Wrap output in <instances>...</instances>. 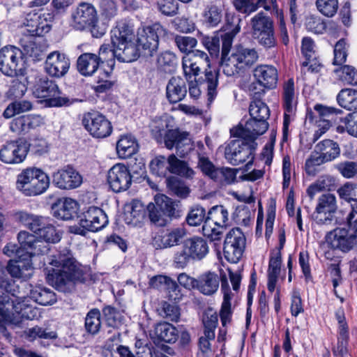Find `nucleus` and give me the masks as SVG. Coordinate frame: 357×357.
<instances>
[{"mask_svg": "<svg viewBox=\"0 0 357 357\" xmlns=\"http://www.w3.org/2000/svg\"><path fill=\"white\" fill-rule=\"evenodd\" d=\"M101 326L100 313L98 309L90 310L85 318V328L89 333L95 335Z\"/></svg>", "mask_w": 357, "mask_h": 357, "instance_id": "50", "label": "nucleus"}, {"mask_svg": "<svg viewBox=\"0 0 357 357\" xmlns=\"http://www.w3.org/2000/svg\"><path fill=\"white\" fill-rule=\"evenodd\" d=\"M219 72L217 70H208L205 73V84L208 91V100L212 101L217 95Z\"/></svg>", "mask_w": 357, "mask_h": 357, "instance_id": "57", "label": "nucleus"}, {"mask_svg": "<svg viewBox=\"0 0 357 357\" xmlns=\"http://www.w3.org/2000/svg\"><path fill=\"white\" fill-rule=\"evenodd\" d=\"M187 89L185 81L180 77H172L166 86V96L171 103L182 100L186 96Z\"/></svg>", "mask_w": 357, "mask_h": 357, "instance_id": "30", "label": "nucleus"}, {"mask_svg": "<svg viewBox=\"0 0 357 357\" xmlns=\"http://www.w3.org/2000/svg\"><path fill=\"white\" fill-rule=\"evenodd\" d=\"M150 169L158 176L165 177L170 173L169 156L158 155L150 162Z\"/></svg>", "mask_w": 357, "mask_h": 357, "instance_id": "48", "label": "nucleus"}, {"mask_svg": "<svg viewBox=\"0 0 357 357\" xmlns=\"http://www.w3.org/2000/svg\"><path fill=\"white\" fill-rule=\"evenodd\" d=\"M107 183L115 192L128 190L132 184V176L128 168L121 163L114 165L107 172Z\"/></svg>", "mask_w": 357, "mask_h": 357, "instance_id": "14", "label": "nucleus"}, {"mask_svg": "<svg viewBox=\"0 0 357 357\" xmlns=\"http://www.w3.org/2000/svg\"><path fill=\"white\" fill-rule=\"evenodd\" d=\"M10 301L8 295H0V333L7 340L10 338L6 325L17 326L22 319H33L38 315V308L29 303L26 298H19Z\"/></svg>", "mask_w": 357, "mask_h": 357, "instance_id": "2", "label": "nucleus"}, {"mask_svg": "<svg viewBox=\"0 0 357 357\" xmlns=\"http://www.w3.org/2000/svg\"><path fill=\"white\" fill-rule=\"evenodd\" d=\"M31 103L28 100L15 101L9 104L3 113L6 119H10L15 114L31 110Z\"/></svg>", "mask_w": 357, "mask_h": 357, "instance_id": "53", "label": "nucleus"}, {"mask_svg": "<svg viewBox=\"0 0 357 357\" xmlns=\"http://www.w3.org/2000/svg\"><path fill=\"white\" fill-rule=\"evenodd\" d=\"M316 6L318 10L324 16L333 17L338 9V0H317Z\"/></svg>", "mask_w": 357, "mask_h": 357, "instance_id": "58", "label": "nucleus"}, {"mask_svg": "<svg viewBox=\"0 0 357 357\" xmlns=\"http://www.w3.org/2000/svg\"><path fill=\"white\" fill-rule=\"evenodd\" d=\"M305 25L306 29L314 34L328 33L334 37L338 36L337 24H305Z\"/></svg>", "mask_w": 357, "mask_h": 357, "instance_id": "52", "label": "nucleus"}, {"mask_svg": "<svg viewBox=\"0 0 357 357\" xmlns=\"http://www.w3.org/2000/svg\"><path fill=\"white\" fill-rule=\"evenodd\" d=\"M30 297L41 305H52L56 301L54 292L42 286H36L31 289Z\"/></svg>", "mask_w": 357, "mask_h": 357, "instance_id": "39", "label": "nucleus"}, {"mask_svg": "<svg viewBox=\"0 0 357 357\" xmlns=\"http://www.w3.org/2000/svg\"><path fill=\"white\" fill-rule=\"evenodd\" d=\"M154 331L159 340L168 343L175 342L178 336L177 329L167 322L157 324Z\"/></svg>", "mask_w": 357, "mask_h": 357, "instance_id": "41", "label": "nucleus"}, {"mask_svg": "<svg viewBox=\"0 0 357 357\" xmlns=\"http://www.w3.org/2000/svg\"><path fill=\"white\" fill-rule=\"evenodd\" d=\"M114 47L116 59L120 62L130 63L138 59L141 50L137 47L132 40L121 42V44H112Z\"/></svg>", "mask_w": 357, "mask_h": 357, "instance_id": "28", "label": "nucleus"}, {"mask_svg": "<svg viewBox=\"0 0 357 357\" xmlns=\"http://www.w3.org/2000/svg\"><path fill=\"white\" fill-rule=\"evenodd\" d=\"M49 264L53 267L47 270L46 280L50 285L59 291H68L82 276L79 264L66 248L52 256L49 259Z\"/></svg>", "mask_w": 357, "mask_h": 357, "instance_id": "1", "label": "nucleus"}, {"mask_svg": "<svg viewBox=\"0 0 357 357\" xmlns=\"http://www.w3.org/2000/svg\"><path fill=\"white\" fill-rule=\"evenodd\" d=\"M334 73L345 84L357 85V70L354 66L344 65L335 68Z\"/></svg>", "mask_w": 357, "mask_h": 357, "instance_id": "49", "label": "nucleus"}, {"mask_svg": "<svg viewBox=\"0 0 357 357\" xmlns=\"http://www.w3.org/2000/svg\"><path fill=\"white\" fill-rule=\"evenodd\" d=\"M74 28L80 31H87L94 38H100L107 31L106 24H75Z\"/></svg>", "mask_w": 357, "mask_h": 357, "instance_id": "59", "label": "nucleus"}, {"mask_svg": "<svg viewBox=\"0 0 357 357\" xmlns=\"http://www.w3.org/2000/svg\"><path fill=\"white\" fill-rule=\"evenodd\" d=\"M326 162V160L324 159L320 154L316 153L314 149L305 163V170L306 174L309 176L317 175L319 172V167Z\"/></svg>", "mask_w": 357, "mask_h": 357, "instance_id": "51", "label": "nucleus"}, {"mask_svg": "<svg viewBox=\"0 0 357 357\" xmlns=\"http://www.w3.org/2000/svg\"><path fill=\"white\" fill-rule=\"evenodd\" d=\"M41 119L39 116L23 115L15 118L10 123V130L17 135H24L39 126Z\"/></svg>", "mask_w": 357, "mask_h": 357, "instance_id": "29", "label": "nucleus"}, {"mask_svg": "<svg viewBox=\"0 0 357 357\" xmlns=\"http://www.w3.org/2000/svg\"><path fill=\"white\" fill-rule=\"evenodd\" d=\"M74 17L79 20V22H96L98 20L95 8L86 3L79 4Z\"/></svg>", "mask_w": 357, "mask_h": 357, "instance_id": "47", "label": "nucleus"}, {"mask_svg": "<svg viewBox=\"0 0 357 357\" xmlns=\"http://www.w3.org/2000/svg\"><path fill=\"white\" fill-rule=\"evenodd\" d=\"M155 202L162 213L170 218L180 216V210L178 203L172 202L171 199L165 195H161L155 199Z\"/></svg>", "mask_w": 357, "mask_h": 357, "instance_id": "46", "label": "nucleus"}, {"mask_svg": "<svg viewBox=\"0 0 357 357\" xmlns=\"http://www.w3.org/2000/svg\"><path fill=\"white\" fill-rule=\"evenodd\" d=\"M229 213L223 206H215L208 211L205 221L211 222L214 226L225 227L228 225Z\"/></svg>", "mask_w": 357, "mask_h": 357, "instance_id": "42", "label": "nucleus"}, {"mask_svg": "<svg viewBox=\"0 0 357 357\" xmlns=\"http://www.w3.org/2000/svg\"><path fill=\"white\" fill-rule=\"evenodd\" d=\"M82 182L81 175L72 167L68 165L52 174V183L62 190L79 187Z\"/></svg>", "mask_w": 357, "mask_h": 357, "instance_id": "19", "label": "nucleus"}, {"mask_svg": "<svg viewBox=\"0 0 357 357\" xmlns=\"http://www.w3.org/2000/svg\"><path fill=\"white\" fill-rule=\"evenodd\" d=\"M337 211V204L333 194L325 193L317 199L313 220L320 226H330L335 220V213Z\"/></svg>", "mask_w": 357, "mask_h": 357, "instance_id": "12", "label": "nucleus"}, {"mask_svg": "<svg viewBox=\"0 0 357 357\" xmlns=\"http://www.w3.org/2000/svg\"><path fill=\"white\" fill-rule=\"evenodd\" d=\"M252 35L266 47H273L275 44L272 24H253Z\"/></svg>", "mask_w": 357, "mask_h": 357, "instance_id": "31", "label": "nucleus"}, {"mask_svg": "<svg viewBox=\"0 0 357 357\" xmlns=\"http://www.w3.org/2000/svg\"><path fill=\"white\" fill-rule=\"evenodd\" d=\"M98 56L92 53L81 54L77 61L78 71L84 76L92 75L98 68Z\"/></svg>", "mask_w": 357, "mask_h": 357, "instance_id": "33", "label": "nucleus"}, {"mask_svg": "<svg viewBox=\"0 0 357 357\" xmlns=\"http://www.w3.org/2000/svg\"><path fill=\"white\" fill-rule=\"evenodd\" d=\"M135 37L131 24H117L111 31L112 44H121V42H130Z\"/></svg>", "mask_w": 357, "mask_h": 357, "instance_id": "37", "label": "nucleus"}, {"mask_svg": "<svg viewBox=\"0 0 357 357\" xmlns=\"http://www.w3.org/2000/svg\"><path fill=\"white\" fill-rule=\"evenodd\" d=\"M108 223L105 213L100 208L89 207L84 211L79 219V226H70L71 233L84 236L86 231H97L104 228Z\"/></svg>", "mask_w": 357, "mask_h": 357, "instance_id": "9", "label": "nucleus"}, {"mask_svg": "<svg viewBox=\"0 0 357 357\" xmlns=\"http://www.w3.org/2000/svg\"><path fill=\"white\" fill-rule=\"evenodd\" d=\"M70 65V60L65 54L53 52L47 56L45 70L50 76L59 78L68 73Z\"/></svg>", "mask_w": 357, "mask_h": 357, "instance_id": "22", "label": "nucleus"}, {"mask_svg": "<svg viewBox=\"0 0 357 357\" xmlns=\"http://www.w3.org/2000/svg\"><path fill=\"white\" fill-rule=\"evenodd\" d=\"M138 150L135 138L131 135H122L116 144V151L121 158L131 157Z\"/></svg>", "mask_w": 357, "mask_h": 357, "instance_id": "34", "label": "nucleus"}, {"mask_svg": "<svg viewBox=\"0 0 357 357\" xmlns=\"http://www.w3.org/2000/svg\"><path fill=\"white\" fill-rule=\"evenodd\" d=\"M78 209L77 202L68 197L59 199L52 206L54 216L63 220H71L76 217Z\"/></svg>", "mask_w": 357, "mask_h": 357, "instance_id": "24", "label": "nucleus"}, {"mask_svg": "<svg viewBox=\"0 0 357 357\" xmlns=\"http://www.w3.org/2000/svg\"><path fill=\"white\" fill-rule=\"evenodd\" d=\"M158 66L165 71L170 72L174 69L177 63L176 55L171 52H165L158 58Z\"/></svg>", "mask_w": 357, "mask_h": 357, "instance_id": "63", "label": "nucleus"}, {"mask_svg": "<svg viewBox=\"0 0 357 357\" xmlns=\"http://www.w3.org/2000/svg\"><path fill=\"white\" fill-rule=\"evenodd\" d=\"M82 124L89 134L96 138L107 137L112 132L111 122L105 116L97 112L84 114Z\"/></svg>", "mask_w": 357, "mask_h": 357, "instance_id": "13", "label": "nucleus"}, {"mask_svg": "<svg viewBox=\"0 0 357 357\" xmlns=\"http://www.w3.org/2000/svg\"><path fill=\"white\" fill-rule=\"evenodd\" d=\"M249 112L252 119L267 120L270 115L268 107L261 100H256L250 105Z\"/></svg>", "mask_w": 357, "mask_h": 357, "instance_id": "56", "label": "nucleus"}, {"mask_svg": "<svg viewBox=\"0 0 357 357\" xmlns=\"http://www.w3.org/2000/svg\"><path fill=\"white\" fill-rule=\"evenodd\" d=\"M22 28L24 38L21 39V45L24 54L33 58V60H41L47 50L45 44L29 40L27 37L43 36L50 31L51 25L50 24H24Z\"/></svg>", "mask_w": 357, "mask_h": 357, "instance_id": "5", "label": "nucleus"}, {"mask_svg": "<svg viewBox=\"0 0 357 357\" xmlns=\"http://www.w3.org/2000/svg\"><path fill=\"white\" fill-rule=\"evenodd\" d=\"M257 83L265 88L271 89L276 86L278 82V70L271 65L257 66L253 73Z\"/></svg>", "mask_w": 357, "mask_h": 357, "instance_id": "27", "label": "nucleus"}, {"mask_svg": "<svg viewBox=\"0 0 357 357\" xmlns=\"http://www.w3.org/2000/svg\"><path fill=\"white\" fill-rule=\"evenodd\" d=\"M17 239L22 252L25 250L24 257L29 258L47 254L50 250L49 245H45L43 241L37 239L34 235L24 231L18 234Z\"/></svg>", "mask_w": 357, "mask_h": 357, "instance_id": "18", "label": "nucleus"}, {"mask_svg": "<svg viewBox=\"0 0 357 357\" xmlns=\"http://www.w3.org/2000/svg\"><path fill=\"white\" fill-rule=\"evenodd\" d=\"M28 148L22 140L6 142L0 149V160L6 164H18L24 161Z\"/></svg>", "mask_w": 357, "mask_h": 357, "instance_id": "17", "label": "nucleus"}, {"mask_svg": "<svg viewBox=\"0 0 357 357\" xmlns=\"http://www.w3.org/2000/svg\"><path fill=\"white\" fill-rule=\"evenodd\" d=\"M99 74L94 89L98 93L107 92L111 89L114 85V82L110 79L111 74L109 72L102 70L99 72Z\"/></svg>", "mask_w": 357, "mask_h": 357, "instance_id": "62", "label": "nucleus"}, {"mask_svg": "<svg viewBox=\"0 0 357 357\" xmlns=\"http://www.w3.org/2000/svg\"><path fill=\"white\" fill-rule=\"evenodd\" d=\"M225 227L214 226L211 222L205 221L202 226V232L204 236L210 238L212 241H220Z\"/></svg>", "mask_w": 357, "mask_h": 357, "instance_id": "60", "label": "nucleus"}, {"mask_svg": "<svg viewBox=\"0 0 357 357\" xmlns=\"http://www.w3.org/2000/svg\"><path fill=\"white\" fill-rule=\"evenodd\" d=\"M41 218L42 216L31 215L26 212H20L17 214L18 220L34 233L38 231V222Z\"/></svg>", "mask_w": 357, "mask_h": 357, "instance_id": "61", "label": "nucleus"}, {"mask_svg": "<svg viewBox=\"0 0 357 357\" xmlns=\"http://www.w3.org/2000/svg\"><path fill=\"white\" fill-rule=\"evenodd\" d=\"M182 66L183 73L187 79L197 76L200 69L204 66L210 67L209 57L206 52L195 50L183 57Z\"/></svg>", "mask_w": 357, "mask_h": 357, "instance_id": "15", "label": "nucleus"}, {"mask_svg": "<svg viewBox=\"0 0 357 357\" xmlns=\"http://www.w3.org/2000/svg\"><path fill=\"white\" fill-rule=\"evenodd\" d=\"M316 153L320 154L327 162L335 160L340 155L339 144L331 140L324 139L316 144L314 146Z\"/></svg>", "mask_w": 357, "mask_h": 357, "instance_id": "32", "label": "nucleus"}, {"mask_svg": "<svg viewBox=\"0 0 357 357\" xmlns=\"http://www.w3.org/2000/svg\"><path fill=\"white\" fill-rule=\"evenodd\" d=\"M61 91L55 82L47 78L39 79L34 85L33 94L38 98L43 99L50 107L69 105L72 101L61 96Z\"/></svg>", "mask_w": 357, "mask_h": 357, "instance_id": "8", "label": "nucleus"}, {"mask_svg": "<svg viewBox=\"0 0 357 357\" xmlns=\"http://www.w3.org/2000/svg\"><path fill=\"white\" fill-rule=\"evenodd\" d=\"M21 54V51L13 46L3 47L0 50V70L7 76L16 75Z\"/></svg>", "mask_w": 357, "mask_h": 357, "instance_id": "20", "label": "nucleus"}, {"mask_svg": "<svg viewBox=\"0 0 357 357\" xmlns=\"http://www.w3.org/2000/svg\"><path fill=\"white\" fill-rule=\"evenodd\" d=\"M349 213L346 218L347 227H337L327 232L325 241L333 250L348 252L357 245V220Z\"/></svg>", "mask_w": 357, "mask_h": 357, "instance_id": "3", "label": "nucleus"}, {"mask_svg": "<svg viewBox=\"0 0 357 357\" xmlns=\"http://www.w3.org/2000/svg\"><path fill=\"white\" fill-rule=\"evenodd\" d=\"M335 168L346 178H351L357 175V163L355 162H342L336 164Z\"/></svg>", "mask_w": 357, "mask_h": 357, "instance_id": "64", "label": "nucleus"}, {"mask_svg": "<svg viewBox=\"0 0 357 357\" xmlns=\"http://www.w3.org/2000/svg\"><path fill=\"white\" fill-rule=\"evenodd\" d=\"M246 245V238L242 230L235 227L229 231L224 242V256L230 263L236 264L241 259Z\"/></svg>", "mask_w": 357, "mask_h": 357, "instance_id": "11", "label": "nucleus"}, {"mask_svg": "<svg viewBox=\"0 0 357 357\" xmlns=\"http://www.w3.org/2000/svg\"><path fill=\"white\" fill-rule=\"evenodd\" d=\"M257 144L247 138L237 137L231 140L225 146V157L231 165L236 166L246 162V167L251 165Z\"/></svg>", "mask_w": 357, "mask_h": 357, "instance_id": "6", "label": "nucleus"}, {"mask_svg": "<svg viewBox=\"0 0 357 357\" xmlns=\"http://www.w3.org/2000/svg\"><path fill=\"white\" fill-rule=\"evenodd\" d=\"M225 30H228L222 36V59L221 63L224 59H227L228 53L231 47L232 41L234 37L240 31V26L238 24H226Z\"/></svg>", "mask_w": 357, "mask_h": 357, "instance_id": "45", "label": "nucleus"}, {"mask_svg": "<svg viewBox=\"0 0 357 357\" xmlns=\"http://www.w3.org/2000/svg\"><path fill=\"white\" fill-rule=\"evenodd\" d=\"M338 104L347 110L357 109V90L342 89L337 96Z\"/></svg>", "mask_w": 357, "mask_h": 357, "instance_id": "44", "label": "nucleus"}, {"mask_svg": "<svg viewBox=\"0 0 357 357\" xmlns=\"http://www.w3.org/2000/svg\"><path fill=\"white\" fill-rule=\"evenodd\" d=\"M164 142L168 149L175 147L181 155L187 153L192 146L189 133L178 129L167 130L164 137Z\"/></svg>", "mask_w": 357, "mask_h": 357, "instance_id": "21", "label": "nucleus"}, {"mask_svg": "<svg viewBox=\"0 0 357 357\" xmlns=\"http://www.w3.org/2000/svg\"><path fill=\"white\" fill-rule=\"evenodd\" d=\"M268 128V123L266 120L250 118L244 126L240 123L238 126L231 129L230 132L234 137L247 138L255 142V139L258 136L263 135Z\"/></svg>", "mask_w": 357, "mask_h": 357, "instance_id": "16", "label": "nucleus"}, {"mask_svg": "<svg viewBox=\"0 0 357 357\" xmlns=\"http://www.w3.org/2000/svg\"><path fill=\"white\" fill-rule=\"evenodd\" d=\"M284 107L287 112H291L296 102L294 83L292 79H289L284 83L283 87Z\"/></svg>", "mask_w": 357, "mask_h": 357, "instance_id": "55", "label": "nucleus"}, {"mask_svg": "<svg viewBox=\"0 0 357 357\" xmlns=\"http://www.w3.org/2000/svg\"><path fill=\"white\" fill-rule=\"evenodd\" d=\"M281 255L280 252L277 255L270 259L268 268V289L273 292L278 281V275L280 273Z\"/></svg>", "mask_w": 357, "mask_h": 357, "instance_id": "40", "label": "nucleus"}, {"mask_svg": "<svg viewBox=\"0 0 357 357\" xmlns=\"http://www.w3.org/2000/svg\"><path fill=\"white\" fill-rule=\"evenodd\" d=\"M183 244L185 250H188L193 261H201L209 252V246L207 241L200 236H192L187 238Z\"/></svg>", "mask_w": 357, "mask_h": 357, "instance_id": "26", "label": "nucleus"}, {"mask_svg": "<svg viewBox=\"0 0 357 357\" xmlns=\"http://www.w3.org/2000/svg\"><path fill=\"white\" fill-rule=\"evenodd\" d=\"M6 268L13 278L24 280L30 278L33 272L31 258L26 257L17 260H10Z\"/></svg>", "mask_w": 357, "mask_h": 357, "instance_id": "25", "label": "nucleus"}, {"mask_svg": "<svg viewBox=\"0 0 357 357\" xmlns=\"http://www.w3.org/2000/svg\"><path fill=\"white\" fill-rule=\"evenodd\" d=\"M337 187L336 179L333 176L326 174L320 176L314 183L307 189V194L313 199L319 192L326 190L331 191Z\"/></svg>", "mask_w": 357, "mask_h": 357, "instance_id": "35", "label": "nucleus"}, {"mask_svg": "<svg viewBox=\"0 0 357 357\" xmlns=\"http://www.w3.org/2000/svg\"><path fill=\"white\" fill-rule=\"evenodd\" d=\"M50 185L49 176L41 169L30 167L18 176L16 188L26 196H35L45 192Z\"/></svg>", "mask_w": 357, "mask_h": 357, "instance_id": "4", "label": "nucleus"}, {"mask_svg": "<svg viewBox=\"0 0 357 357\" xmlns=\"http://www.w3.org/2000/svg\"><path fill=\"white\" fill-rule=\"evenodd\" d=\"M186 236L183 227H176L165 232L157 234L153 238L152 244L156 249H165L178 245Z\"/></svg>", "mask_w": 357, "mask_h": 357, "instance_id": "23", "label": "nucleus"}, {"mask_svg": "<svg viewBox=\"0 0 357 357\" xmlns=\"http://www.w3.org/2000/svg\"><path fill=\"white\" fill-rule=\"evenodd\" d=\"M162 32L160 24L142 25L138 28L137 42L143 56L149 57L153 55L158 47V37Z\"/></svg>", "mask_w": 357, "mask_h": 357, "instance_id": "10", "label": "nucleus"}, {"mask_svg": "<svg viewBox=\"0 0 357 357\" xmlns=\"http://www.w3.org/2000/svg\"><path fill=\"white\" fill-rule=\"evenodd\" d=\"M221 290L223 293V301L221 306L220 316L222 324L225 326L227 323L230 322L231 317L230 303L231 299V293L226 280H222Z\"/></svg>", "mask_w": 357, "mask_h": 357, "instance_id": "38", "label": "nucleus"}, {"mask_svg": "<svg viewBox=\"0 0 357 357\" xmlns=\"http://www.w3.org/2000/svg\"><path fill=\"white\" fill-rule=\"evenodd\" d=\"M258 54L255 49L237 47L227 59H224L221 68L227 76H234L240 71L253 65L258 59Z\"/></svg>", "mask_w": 357, "mask_h": 357, "instance_id": "7", "label": "nucleus"}, {"mask_svg": "<svg viewBox=\"0 0 357 357\" xmlns=\"http://www.w3.org/2000/svg\"><path fill=\"white\" fill-rule=\"evenodd\" d=\"M167 185L172 193L181 199L186 198L190 193V189L185 183L176 177L169 178Z\"/></svg>", "mask_w": 357, "mask_h": 357, "instance_id": "54", "label": "nucleus"}, {"mask_svg": "<svg viewBox=\"0 0 357 357\" xmlns=\"http://www.w3.org/2000/svg\"><path fill=\"white\" fill-rule=\"evenodd\" d=\"M219 282L217 274L208 272L202 275L197 280V288L205 295H211L218 290Z\"/></svg>", "mask_w": 357, "mask_h": 357, "instance_id": "36", "label": "nucleus"}, {"mask_svg": "<svg viewBox=\"0 0 357 357\" xmlns=\"http://www.w3.org/2000/svg\"><path fill=\"white\" fill-rule=\"evenodd\" d=\"M170 173L179 175L187 178L193 177L195 172L188 164L179 160L174 154L169 155Z\"/></svg>", "mask_w": 357, "mask_h": 357, "instance_id": "43", "label": "nucleus"}]
</instances>
